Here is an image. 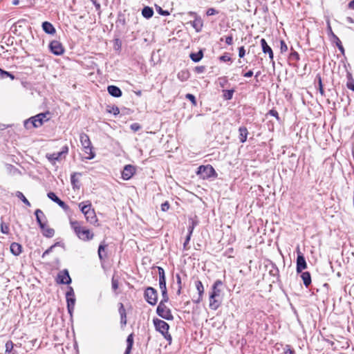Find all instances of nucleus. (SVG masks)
Here are the masks:
<instances>
[{"instance_id":"1","label":"nucleus","mask_w":354,"mask_h":354,"mask_svg":"<svg viewBox=\"0 0 354 354\" xmlns=\"http://www.w3.org/2000/svg\"><path fill=\"white\" fill-rule=\"evenodd\" d=\"M223 285L221 280H216L212 287V291L209 294V306L212 310H216L219 308L222 302V290L220 287Z\"/></svg>"},{"instance_id":"2","label":"nucleus","mask_w":354,"mask_h":354,"mask_svg":"<svg viewBox=\"0 0 354 354\" xmlns=\"http://www.w3.org/2000/svg\"><path fill=\"white\" fill-rule=\"evenodd\" d=\"M71 225L80 239L89 241L93 238V234L89 230L81 227L77 221H71Z\"/></svg>"},{"instance_id":"3","label":"nucleus","mask_w":354,"mask_h":354,"mask_svg":"<svg viewBox=\"0 0 354 354\" xmlns=\"http://www.w3.org/2000/svg\"><path fill=\"white\" fill-rule=\"evenodd\" d=\"M153 324L156 330L160 332L164 336V337L169 342V344H170L171 343L172 338L171 335L168 332L169 328V324L166 322L159 319H154Z\"/></svg>"},{"instance_id":"4","label":"nucleus","mask_w":354,"mask_h":354,"mask_svg":"<svg viewBox=\"0 0 354 354\" xmlns=\"http://www.w3.org/2000/svg\"><path fill=\"white\" fill-rule=\"evenodd\" d=\"M49 112L41 113L32 117L25 122V126L28 128V124L30 122L33 127H39L43 124L44 122L49 120Z\"/></svg>"},{"instance_id":"5","label":"nucleus","mask_w":354,"mask_h":354,"mask_svg":"<svg viewBox=\"0 0 354 354\" xmlns=\"http://www.w3.org/2000/svg\"><path fill=\"white\" fill-rule=\"evenodd\" d=\"M68 152V147L64 146L62 151L57 153H46V157L52 165H55L56 161H60Z\"/></svg>"},{"instance_id":"6","label":"nucleus","mask_w":354,"mask_h":354,"mask_svg":"<svg viewBox=\"0 0 354 354\" xmlns=\"http://www.w3.org/2000/svg\"><path fill=\"white\" fill-rule=\"evenodd\" d=\"M156 312L160 317L167 320H172L174 319V317L171 313L170 309L168 308L166 306L165 304H163V302L159 303L157 307Z\"/></svg>"},{"instance_id":"7","label":"nucleus","mask_w":354,"mask_h":354,"mask_svg":"<svg viewBox=\"0 0 354 354\" xmlns=\"http://www.w3.org/2000/svg\"><path fill=\"white\" fill-rule=\"evenodd\" d=\"M145 297L149 304L154 306L157 303L158 292L153 288L148 287L145 291Z\"/></svg>"},{"instance_id":"8","label":"nucleus","mask_w":354,"mask_h":354,"mask_svg":"<svg viewBox=\"0 0 354 354\" xmlns=\"http://www.w3.org/2000/svg\"><path fill=\"white\" fill-rule=\"evenodd\" d=\"M66 297L68 313L72 315L75 304V293L72 287L68 288V290L66 293Z\"/></svg>"},{"instance_id":"9","label":"nucleus","mask_w":354,"mask_h":354,"mask_svg":"<svg viewBox=\"0 0 354 354\" xmlns=\"http://www.w3.org/2000/svg\"><path fill=\"white\" fill-rule=\"evenodd\" d=\"M297 272H301L307 268L306 259L303 254L300 252L299 247H297Z\"/></svg>"},{"instance_id":"10","label":"nucleus","mask_w":354,"mask_h":354,"mask_svg":"<svg viewBox=\"0 0 354 354\" xmlns=\"http://www.w3.org/2000/svg\"><path fill=\"white\" fill-rule=\"evenodd\" d=\"M49 48L50 51L56 55H60L64 51L62 44L57 40L52 41L49 44Z\"/></svg>"},{"instance_id":"11","label":"nucleus","mask_w":354,"mask_h":354,"mask_svg":"<svg viewBox=\"0 0 354 354\" xmlns=\"http://www.w3.org/2000/svg\"><path fill=\"white\" fill-rule=\"evenodd\" d=\"M215 173L214 168L210 165L200 166L198 174H201L203 178L210 177Z\"/></svg>"},{"instance_id":"12","label":"nucleus","mask_w":354,"mask_h":354,"mask_svg":"<svg viewBox=\"0 0 354 354\" xmlns=\"http://www.w3.org/2000/svg\"><path fill=\"white\" fill-rule=\"evenodd\" d=\"M57 281L62 284H70L71 283V279L68 270H64L59 272L57 275Z\"/></svg>"},{"instance_id":"13","label":"nucleus","mask_w":354,"mask_h":354,"mask_svg":"<svg viewBox=\"0 0 354 354\" xmlns=\"http://www.w3.org/2000/svg\"><path fill=\"white\" fill-rule=\"evenodd\" d=\"M135 173V168L131 165H127L124 167L122 172V177L124 180L130 179Z\"/></svg>"},{"instance_id":"14","label":"nucleus","mask_w":354,"mask_h":354,"mask_svg":"<svg viewBox=\"0 0 354 354\" xmlns=\"http://www.w3.org/2000/svg\"><path fill=\"white\" fill-rule=\"evenodd\" d=\"M158 270L159 275V287L160 290H165L167 289L165 270L161 267H158Z\"/></svg>"},{"instance_id":"15","label":"nucleus","mask_w":354,"mask_h":354,"mask_svg":"<svg viewBox=\"0 0 354 354\" xmlns=\"http://www.w3.org/2000/svg\"><path fill=\"white\" fill-rule=\"evenodd\" d=\"M261 45L262 47V50L264 53H268L269 55V58L271 61H273L274 55L272 48L268 45L265 39H261Z\"/></svg>"},{"instance_id":"16","label":"nucleus","mask_w":354,"mask_h":354,"mask_svg":"<svg viewBox=\"0 0 354 354\" xmlns=\"http://www.w3.org/2000/svg\"><path fill=\"white\" fill-rule=\"evenodd\" d=\"M35 214L36 216V220H37L39 227H43L44 224L46 223V221H45L46 216H45L44 212L41 209H36Z\"/></svg>"},{"instance_id":"17","label":"nucleus","mask_w":354,"mask_h":354,"mask_svg":"<svg viewBox=\"0 0 354 354\" xmlns=\"http://www.w3.org/2000/svg\"><path fill=\"white\" fill-rule=\"evenodd\" d=\"M107 91L113 97H119L122 95L121 90L116 86H109L107 88Z\"/></svg>"},{"instance_id":"18","label":"nucleus","mask_w":354,"mask_h":354,"mask_svg":"<svg viewBox=\"0 0 354 354\" xmlns=\"http://www.w3.org/2000/svg\"><path fill=\"white\" fill-rule=\"evenodd\" d=\"M42 28L44 31L47 34L54 35L56 32L54 26L50 22L48 21H44L42 24Z\"/></svg>"},{"instance_id":"19","label":"nucleus","mask_w":354,"mask_h":354,"mask_svg":"<svg viewBox=\"0 0 354 354\" xmlns=\"http://www.w3.org/2000/svg\"><path fill=\"white\" fill-rule=\"evenodd\" d=\"M86 221L91 224H94L97 222V219L93 209L90 210L87 214L84 215Z\"/></svg>"},{"instance_id":"20","label":"nucleus","mask_w":354,"mask_h":354,"mask_svg":"<svg viewBox=\"0 0 354 354\" xmlns=\"http://www.w3.org/2000/svg\"><path fill=\"white\" fill-rule=\"evenodd\" d=\"M80 142L82 147L91 146V142L89 139V137L87 134L82 133L80 136Z\"/></svg>"},{"instance_id":"21","label":"nucleus","mask_w":354,"mask_h":354,"mask_svg":"<svg viewBox=\"0 0 354 354\" xmlns=\"http://www.w3.org/2000/svg\"><path fill=\"white\" fill-rule=\"evenodd\" d=\"M83 149H84V153L86 155L84 157L85 159H86V160H91V159H93L95 158V152L93 151V147H92V145L89 146V147H83Z\"/></svg>"},{"instance_id":"22","label":"nucleus","mask_w":354,"mask_h":354,"mask_svg":"<svg viewBox=\"0 0 354 354\" xmlns=\"http://www.w3.org/2000/svg\"><path fill=\"white\" fill-rule=\"evenodd\" d=\"M10 252L15 256H18L21 252V245L17 243H12L10 245Z\"/></svg>"},{"instance_id":"23","label":"nucleus","mask_w":354,"mask_h":354,"mask_svg":"<svg viewBox=\"0 0 354 354\" xmlns=\"http://www.w3.org/2000/svg\"><path fill=\"white\" fill-rule=\"evenodd\" d=\"M42 230L44 236L50 238L54 236L55 231L53 228L49 227L46 223L44 224L43 227H40Z\"/></svg>"},{"instance_id":"24","label":"nucleus","mask_w":354,"mask_h":354,"mask_svg":"<svg viewBox=\"0 0 354 354\" xmlns=\"http://www.w3.org/2000/svg\"><path fill=\"white\" fill-rule=\"evenodd\" d=\"M196 288L198 292V299L196 301V303H199L202 300L203 295L204 293V287L201 281H196Z\"/></svg>"},{"instance_id":"25","label":"nucleus","mask_w":354,"mask_h":354,"mask_svg":"<svg viewBox=\"0 0 354 354\" xmlns=\"http://www.w3.org/2000/svg\"><path fill=\"white\" fill-rule=\"evenodd\" d=\"M190 77L189 72L187 70H183L178 73L177 77L181 82L187 81Z\"/></svg>"},{"instance_id":"26","label":"nucleus","mask_w":354,"mask_h":354,"mask_svg":"<svg viewBox=\"0 0 354 354\" xmlns=\"http://www.w3.org/2000/svg\"><path fill=\"white\" fill-rule=\"evenodd\" d=\"M127 348L124 354H130L133 344V334H130L127 339Z\"/></svg>"},{"instance_id":"27","label":"nucleus","mask_w":354,"mask_h":354,"mask_svg":"<svg viewBox=\"0 0 354 354\" xmlns=\"http://www.w3.org/2000/svg\"><path fill=\"white\" fill-rule=\"evenodd\" d=\"M301 277L303 280L304 286L306 287H308L311 283L310 274L308 272H304L301 274Z\"/></svg>"},{"instance_id":"28","label":"nucleus","mask_w":354,"mask_h":354,"mask_svg":"<svg viewBox=\"0 0 354 354\" xmlns=\"http://www.w3.org/2000/svg\"><path fill=\"white\" fill-rule=\"evenodd\" d=\"M142 16L146 19L151 18L153 15V10L149 6H145L142 10Z\"/></svg>"},{"instance_id":"29","label":"nucleus","mask_w":354,"mask_h":354,"mask_svg":"<svg viewBox=\"0 0 354 354\" xmlns=\"http://www.w3.org/2000/svg\"><path fill=\"white\" fill-rule=\"evenodd\" d=\"M240 136L239 140L241 142H245L247 140L248 130L245 127H240L239 129Z\"/></svg>"},{"instance_id":"30","label":"nucleus","mask_w":354,"mask_h":354,"mask_svg":"<svg viewBox=\"0 0 354 354\" xmlns=\"http://www.w3.org/2000/svg\"><path fill=\"white\" fill-rule=\"evenodd\" d=\"M88 203V204L87 205H84V203H81L79 204V207L81 209V212L84 214V215H85V214H87L90 210L92 209L91 203Z\"/></svg>"},{"instance_id":"31","label":"nucleus","mask_w":354,"mask_h":354,"mask_svg":"<svg viewBox=\"0 0 354 354\" xmlns=\"http://www.w3.org/2000/svg\"><path fill=\"white\" fill-rule=\"evenodd\" d=\"M203 54L201 50L198 51L196 53H191L190 58L194 62H199L203 58Z\"/></svg>"},{"instance_id":"32","label":"nucleus","mask_w":354,"mask_h":354,"mask_svg":"<svg viewBox=\"0 0 354 354\" xmlns=\"http://www.w3.org/2000/svg\"><path fill=\"white\" fill-rule=\"evenodd\" d=\"M77 176H81V174L80 173H73V174H71V181L72 185L73 186V188L79 187V186L77 185L79 180L76 178Z\"/></svg>"},{"instance_id":"33","label":"nucleus","mask_w":354,"mask_h":354,"mask_svg":"<svg viewBox=\"0 0 354 354\" xmlns=\"http://www.w3.org/2000/svg\"><path fill=\"white\" fill-rule=\"evenodd\" d=\"M176 283L178 286V289H177L176 293L178 295H180L181 294V290L183 288L181 277L179 274H176Z\"/></svg>"},{"instance_id":"34","label":"nucleus","mask_w":354,"mask_h":354,"mask_svg":"<svg viewBox=\"0 0 354 354\" xmlns=\"http://www.w3.org/2000/svg\"><path fill=\"white\" fill-rule=\"evenodd\" d=\"M106 246V245H105L104 242L101 243L99 245L97 253L100 260H103L104 258L102 253L104 252Z\"/></svg>"},{"instance_id":"35","label":"nucleus","mask_w":354,"mask_h":354,"mask_svg":"<svg viewBox=\"0 0 354 354\" xmlns=\"http://www.w3.org/2000/svg\"><path fill=\"white\" fill-rule=\"evenodd\" d=\"M333 41L336 44V46H337V48H339V50L342 53H344V47L342 45V42L341 41L339 40V39L338 38V37L337 35H333Z\"/></svg>"},{"instance_id":"36","label":"nucleus","mask_w":354,"mask_h":354,"mask_svg":"<svg viewBox=\"0 0 354 354\" xmlns=\"http://www.w3.org/2000/svg\"><path fill=\"white\" fill-rule=\"evenodd\" d=\"M16 196L17 198H19L20 200L23 201L26 205L30 206V203L28 201V200L25 197V196L21 192H17Z\"/></svg>"},{"instance_id":"37","label":"nucleus","mask_w":354,"mask_h":354,"mask_svg":"<svg viewBox=\"0 0 354 354\" xmlns=\"http://www.w3.org/2000/svg\"><path fill=\"white\" fill-rule=\"evenodd\" d=\"M0 227H1V233L5 234H9L10 229H9L8 225H7L4 222L1 221Z\"/></svg>"},{"instance_id":"38","label":"nucleus","mask_w":354,"mask_h":354,"mask_svg":"<svg viewBox=\"0 0 354 354\" xmlns=\"http://www.w3.org/2000/svg\"><path fill=\"white\" fill-rule=\"evenodd\" d=\"M223 92H224L223 97L225 99L231 100L232 98L234 90H225V91H223Z\"/></svg>"},{"instance_id":"39","label":"nucleus","mask_w":354,"mask_h":354,"mask_svg":"<svg viewBox=\"0 0 354 354\" xmlns=\"http://www.w3.org/2000/svg\"><path fill=\"white\" fill-rule=\"evenodd\" d=\"M13 346L14 344L12 343V342L10 340L8 341L6 343V353H10L12 351Z\"/></svg>"},{"instance_id":"40","label":"nucleus","mask_w":354,"mask_h":354,"mask_svg":"<svg viewBox=\"0 0 354 354\" xmlns=\"http://www.w3.org/2000/svg\"><path fill=\"white\" fill-rule=\"evenodd\" d=\"M161 292H162V299L160 301V302H163V304H165L169 300V297H168V295H167V289H165V290H161Z\"/></svg>"},{"instance_id":"41","label":"nucleus","mask_w":354,"mask_h":354,"mask_svg":"<svg viewBox=\"0 0 354 354\" xmlns=\"http://www.w3.org/2000/svg\"><path fill=\"white\" fill-rule=\"evenodd\" d=\"M185 97L188 100H189L192 104L193 105H196V97L194 95L191 94V93H187L186 95H185Z\"/></svg>"},{"instance_id":"42","label":"nucleus","mask_w":354,"mask_h":354,"mask_svg":"<svg viewBox=\"0 0 354 354\" xmlns=\"http://www.w3.org/2000/svg\"><path fill=\"white\" fill-rule=\"evenodd\" d=\"M48 197L55 203H57V201L59 200L54 192L48 193Z\"/></svg>"},{"instance_id":"43","label":"nucleus","mask_w":354,"mask_h":354,"mask_svg":"<svg viewBox=\"0 0 354 354\" xmlns=\"http://www.w3.org/2000/svg\"><path fill=\"white\" fill-rule=\"evenodd\" d=\"M156 10L158 12V14L162 16H167L169 15V12L167 10H162V8L160 6L156 7Z\"/></svg>"},{"instance_id":"44","label":"nucleus","mask_w":354,"mask_h":354,"mask_svg":"<svg viewBox=\"0 0 354 354\" xmlns=\"http://www.w3.org/2000/svg\"><path fill=\"white\" fill-rule=\"evenodd\" d=\"M327 30L329 35H330L333 38V35H335L332 30V28L330 26V23L329 20H327Z\"/></svg>"},{"instance_id":"45","label":"nucleus","mask_w":354,"mask_h":354,"mask_svg":"<svg viewBox=\"0 0 354 354\" xmlns=\"http://www.w3.org/2000/svg\"><path fill=\"white\" fill-rule=\"evenodd\" d=\"M218 13V12L213 8H209L206 12L207 15H208V16L214 15H216Z\"/></svg>"},{"instance_id":"46","label":"nucleus","mask_w":354,"mask_h":354,"mask_svg":"<svg viewBox=\"0 0 354 354\" xmlns=\"http://www.w3.org/2000/svg\"><path fill=\"white\" fill-rule=\"evenodd\" d=\"M56 246V244L51 245L49 248H48L42 254V258H44L47 254H50L53 249Z\"/></svg>"},{"instance_id":"47","label":"nucleus","mask_w":354,"mask_h":354,"mask_svg":"<svg viewBox=\"0 0 354 354\" xmlns=\"http://www.w3.org/2000/svg\"><path fill=\"white\" fill-rule=\"evenodd\" d=\"M245 55V50L243 46L239 48V57L243 58Z\"/></svg>"},{"instance_id":"48","label":"nucleus","mask_w":354,"mask_h":354,"mask_svg":"<svg viewBox=\"0 0 354 354\" xmlns=\"http://www.w3.org/2000/svg\"><path fill=\"white\" fill-rule=\"evenodd\" d=\"M281 53L286 52L288 50V46L284 41H281Z\"/></svg>"},{"instance_id":"49","label":"nucleus","mask_w":354,"mask_h":354,"mask_svg":"<svg viewBox=\"0 0 354 354\" xmlns=\"http://www.w3.org/2000/svg\"><path fill=\"white\" fill-rule=\"evenodd\" d=\"M0 75H1L2 77H5L7 76H10L12 79H14V76L10 74L8 72L4 71L0 68Z\"/></svg>"},{"instance_id":"50","label":"nucleus","mask_w":354,"mask_h":354,"mask_svg":"<svg viewBox=\"0 0 354 354\" xmlns=\"http://www.w3.org/2000/svg\"><path fill=\"white\" fill-rule=\"evenodd\" d=\"M59 207H61L62 208H63L64 209H68V205L64 202L62 201V200H59L58 201H57L56 203Z\"/></svg>"},{"instance_id":"51","label":"nucleus","mask_w":354,"mask_h":354,"mask_svg":"<svg viewBox=\"0 0 354 354\" xmlns=\"http://www.w3.org/2000/svg\"><path fill=\"white\" fill-rule=\"evenodd\" d=\"M319 79V91L322 95H324V91L323 88L322 83V79L320 77H318Z\"/></svg>"},{"instance_id":"52","label":"nucleus","mask_w":354,"mask_h":354,"mask_svg":"<svg viewBox=\"0 0 354 354\" xmlns=\"http://www.w3.org/2000/svg\"><path fill=\"white\" fill-rule=\"evenodd\" d=\"M112 288L115 290L118 288V281L114 277L112 278Z\"/></svg>"},{"instance_id":"53","label":"nucleus","mask_w":354,"mask_h":354,"mask_svg":"<svg viewBox=\"0 0 354 354\" xmlns=\"http://www.w3.org/2000/svg\"><path fill=\"white\" fill-rule=\"evenodd\" d=\"M169 204L167 201L161 205V210L163 212L167 211L169 209Z\"/></svg>"},{"instance_id":"54","label":"nucleus","mask_w":354,"mask_h":354,"mask_svg":"<svg viewBox=\"0 0 354 354\" xmlns=\"http://www.w3.org/2000/svg\"><path fill=\"white\" fill-rule=\"evenodd\" d=\"M195 225H196V223L194 221H192V225H189V227L188 228V231H189L188 235L192 236Z\"/></svg>"},{"instance_id":"55","label":"nucleus","mask_w":354,"mask_h":354,"mask_svg":"<svg viewBox=\"0 0 354 354\" xmlns=\"http://www.w3.org/2000/svg\"><path fill=\"white\" fill-rule=\"evenodd\" d=\"M119 313L120 315H126V310L122 304H120V308H119Z\"/></svg>"},{"instance_id":"56","label":"nucleus","mask_w":354,"mask_h":354,"mask_svg":"<svg viewBox=\"0 0 354 354\" xmlns=\"http://www.w3.org/2000/svg\"><path fill=\"white\" fill-rule=\"evenodd\" d=\"M285 354H294L295 352L292 349L290 348V346L287 345L286 347V350L284 352Z\"/></svg>"},{"instance_id":"57","label":"nucleus","mask_w":354,"mask_h":354,"mask_svg":"<svg viewBox=\"0 0 354 354\" xmlns=\"http://www.w3.org/2000/svg\"><path fill=\"white\" fill-rule=\"evenodd\" d=\"M269 114H270V115H272V116L275 117L277 120H279V119L277 111H275V110H274V109L270 110V111H269Z\"/></svg>"},{"instance_id":"58","label":"nucleus","mask_w":354,"mask_h":354,"mask_svg":"<svg viewBox=\"0 0 354 354\" xmlns=\"http://www.w3.org/2000/svg\"><path fill=\"white\" fill-rule=\"evenodd\" d=\"M120 322H121L122 325H123V326L126 325V324H127V315H120Z\"/></svg>"},{"instance_id":"59","label":"nucleus","mask_w":354,"mask_h":354,"mask_svg":"<svg viewBox=\"0 0 354 354\" xmlns=\"http://www.w3.org/2000/svg\"><path fill=\"white\" fill-rule=\"evenodd\" d=\"M225 42L227 45H231L232 44V42H233V37L232 35L230 36H227L226 38H225Z\"/></svg>"},{"instance_id":"60","label":"nucleus","mask_w":354,"mask_h":354,"mask_svg":"<svg viewBox=\"0 0 354 354\" xmlns=\"http://www.w3.org/2000/svg\"><path fill=\"white\" fill-rule=\"evenodd\" d=\"M190 238H191V236H189V235H187V238H186V239H185V243H184V244H183L184 249H185V250H187V245L188 244V243H189V240H190Z\"/></svg>"},{"instance_id":"61","label":"nucleus","mask_w":354,"mask_h":354,"mask_svg":"<svg viewBox=\"0 0 354 354\" xmlns=\"http://www.w3.org/2000/svg\"><path fill=\"white\" fill-rule=\"evenodd\" d=\"M290 55L293 59L296 60H298L299 59V54L295 51L292 52Z\"/></svg>"},{"instance_id":"62","label":"nucleus","mask_w":354,"mask_h":354,"mask_svg":"<svg viewBox=\"0 0 354 354\" xmlns=\"http://www.w3.org/2000/svg\"><path fill=\"white\" fill-rule=\"evenodd\" d=\"M220 59L223 62H228L231 60V58L227 55H223L220 57Z\"/></svg>"},{"instance_id":"63","label":"nucleus","mask_w":354,"mask_h":354,"mask_svg":"<svg viewBox=\"0 0 354 354\" xmlns=\"http://www.w3.org/2000/svg\"><path fill=\"white\" fill-rule=\"evenodd\" d=\"M195 70L197 73H203L205 70V67L204 66H197V67H196Z\"/></svg>"},{"instance_id":"64","label":"nucleus","mask_w":354,"mask_h":354,"mask_svg":"<svg viewBox=\"0 0 354 354\" xmlns=\"http://www.w3.org/2000/svg\"><path fill=\"white\" fill-rule=\"evenodd\" d=\"M253 75V72L252 71H248L247 73H245L243 76L245 77H250Z\"/></svg>"}]
</instances>
